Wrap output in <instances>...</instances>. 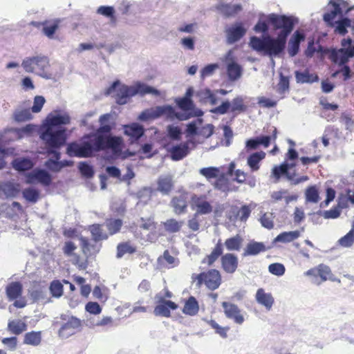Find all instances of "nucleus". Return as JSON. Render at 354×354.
<instances>
[{"label":"nucleus","instance_id":"nucleus-1","mask_svg":"<svg viewBox=\"0 0 354 354\" xmlns=\"http://www.w3.org/2000/svg\"><path fill=\"white\" fill-rule=\"evenodd\" d=\"M70 121L68 113L55 111L46 117L42 124L39 137L46 145L47 153L52 154L54 158L46 160L44 166L53 172L62 170L59 164L61 154L57 149L66 143V129L62 125L69 124Z\"/></svg>","mask_w":354,"mask_h":354},{"label":"nucleus","instance_id":"nucleus-2","mask_svg":"<svg viewBox=\"0 0 354 354\" xmlns=\"http://www.w3.org/2000/svg\"><path fill=\"white\" fill-rule=\"evenodd\" d=\"M113 92H116L115 100L119 104H125L130 97L138 94L141 95L146 94H151L155 96L160 95V91L158 89L140 82H137L132 86H127L121 84L119 80H116L107 88L105 94L109 95Z\"/></svg>","mask_w":354,"mask_h":354},{"label":"nucleus","instance_id":"nucleus-3","mask_svg":"<svg viewBox=\"0 0 354 354\" xmlns=\"http://www.w3.org/2000/svg\"><path fill=\"white\" fill-rule=\"evenodd\" d=\"M102 150L101 139L97 138L94 140L90 135H87L80 142L68 144L66 153L71 157L88 158Z\"/></svg>","mask_w":354,"mask_h":354},{"label":"nucleus","instance_id":"nucleus-4","mask_svg":"<svg viewBox=\"0 0 354 354\" xmlns=\"http://www.w3.org/2000/svg\"><path fill=\"white\" fill-rule=\"evenodd\" d=\"M111 127L109 124H101L95 133L89 134L94 140L100 138L104 150H111L113 155L118 156L122 149V140L120 138L110 135Z\"/></svg>","mask_w":354,"mask_h":354},{"label":"nucleus","instance_id":"nucleus-5","mask_svg":"<svg viewBox=\"0 0 354 354\" xmlns=\"http://www.w3.org/2000/svg\"><path fill=\"white\" fill-rule=\"evenodd\" d=\"M21 66L27 73H35L46 77V71L49 67V59L41 54L28 57L23 60Z\"/></svg>","mask_w":354,"mask_h":354},{"label":"nucleus","instance_id":"nucleus-6","mask_svg":"<svg viewBox=\"0 0 354 354\" xmlns=\"http://www.w3.org/2000/svg\"><path fill=\"white\" fill-rule=\"evenodd\" d=\"M61 319L64 322L62 324L58 331L59 337L66 339L80 331L82 328V321L80 319L74 316H68L66 315H62Z\"/></svg>","mask_w":354,"mask_h":354},{"label":"nucleus","instance_id":"nucleus-7","mask_svg":"<svg viewBox=\"0 0 354 354\" xmlns=\"http://www.w3.org/2000/svg\"><path fill=\"white\" fill-rule=\"evenodd\" d=\"M328 5L333 7V10L330 12H326L323 16L324 21L330 26H333V21L337 15H342L347 14L351 10L354 9V6L348 7V3L343 0H330Z\"/></svg>","mask_w":354,"mask_h":354},{"label":"nucleus","instance_id":"nucleus-8","mask_svg":"<svg viewBox=\"0 0 354 354\" xmlns=\"http://www.w3.org/2000/svg\"><path fill=\"white\" fill-rule=\"evenodd\" d=\"M165 115L167 118H172L174 115V109L171 105L157 106L143 111L138 116L141 121L154 120Z\"/></svg>","mask_w":354,"mask_h":354},{"label":"nucleus","instance_id":"nucleus-9","mask_svg":"<svg viewBox=\"0 0 354 354\" xmlns=\"http://www.w3.org/2000/svg\"><path fill=\"white\" fill-rule=\"evenodd\" d=\"M266 21L270 23L274 26V29H281L279 33V35L281 36L284 33H287L288 37L293 29V21L291 18L285 15L270 14L266 17Z\"/></svg>","mask_w":354,"mask_h":354},{"label":"nucleus","instance_id":"nucleus-10","mask_svg":"<svg viewBox=\"0 0 354 354\" xmlns=\"http://www.w3.org/2000/svg\"><path fill=\"white\" fill-rule=\"evenodd\" d=\"M287 33L283 34L282 36L279 35L276 39L267 36L266 37L265 50L270 56H277L284 49L286 43Z\"/></svg>","mask_w":354,"mask_h":354},{"label":"nucleus","instance_id":"nucleus-11","mask_svg":"<svg viewBox=\"0 0 354 354\" xmlns=\"http://www.w3.org/2000/svg\"><path fill=\"white\" fill-rule=\"evenodd\" d=\"M197 285L201 286L203 283L209 290H214L221 285V278L220 273L216 270H211L207 272H203L198 274L196 277Z\"/></svg>","mask_w":354,"mask_h":354},{"label":"nucleus","instance_id":"nucleus-12","mask_svg":"<svg viewBox=\"0 0 354 354\" xmlns=\"http://www.w3.org/2000/svg\"><path fill=\"white\" fill-rule=\"evenodd\" d=\"M156 299L158 303L153 310L156 316L169 317L171 316L170 309L176 310L178 305L170 300H165L162 296L156 295Z\"/></svg>","mask_w":354,"mask_h":354},{"label":"nucleus","instance_id":"nucleus-13","mask_svg":"<svg viewBox=\"0 0 354 354\" xmlns=\"http://www.w3.org/2000/svg\"><path fill=\"white\" fill-rule=\"evenodd\" d=\"M221 305L224 314L227 319L239 325L244 322V316L241 314V310L237 305L227 301L222 302Z\"/></svg>","mask_w":354,"mask_h":354},{"label":"nucleus","instance_id":"nucleus-14","mask_svg":"<svg viewBox=\"0 0 354 354\" xmlns=\"http://www.w3.org/2000/svg\"><path fill=\"white\" fill-rule=\"evenodd\" d=\"M226 41L228 44H233L242 38L246 33V29L241 23H236L225 30Z\"/></svg>","mask_w":354,"mask_h":354},{"label":"nucleus","instance_id":"nucleus-15","mask_svg":"<svg viewBox=\"0 0 354 354\" xmlns=\"http://www.w3.org/2000/svg\"><path fill=\"white\" fill-rule=\"evenodd\" d=\"M192 209H196L195 216L208 214L212 212V206L206 201L205 196L194 195L192 197Z\"/></svg>","mask_w":354,"mask_h":354},{"label":"nucleus","instance_id":"nucleus-16","mask_svg":"<svg viewBox=\"0 0 354 354\" xmlns=\"http://www.w3.org/2000/svg\"><path fill=\"white\" fill-rule=\"evenodd\" d=\"M35 180H37L45 186H48L52 182V178L46 171L37 169L30 173L27 177L28 183L32 184Z\"/></svg>","mask_w":354,"mask_h":354},{"label":"nucleus","instance_id":"nucleus-17","mask_svg":"<svg viewBox=\"0 0 354 354\" xmlns=\"http://www.w3.org/2000/svg\"><path fill=\"white\" fill-rule=\"evenodd\" d=\"M353 57V53L350 51L348 48H342L339 50H333L330 53V58L332 61L341 66L347 63L349 59Z\"/></svg>","mask_w":354,"mask_h":354},{"label":"nucleus","instance_id":"nucleus-18","mask_svg":"<svg viewBox=\"0 0 354 354\" xmlns=\"http://www.w3.org/2000/svg\"><path fill=\"white\" fill-rule=\"evenodd\" d=\"M190 141L183 142L173 146L169 150L171 158L173 160H180L186 157L189 153V142Z\"/></svg>","mask_w":354,"mask_h":354},{"label":"nucleus","instance_id":"nucleus-19","mask_svg":"<svg viewBox=\"0 0 354 354\" xmlns=\"http://www.w3.org/2000/svg\"><path fill=\"white\" fill-rule=\"evenodd\" d=\"M238 258L234 254L227 253L221 257L222 268L227 273H234L238 267Z\"/></svg>","mask_w":354,"mask_h":354},{"label":"nucleus","instance_id":"nucleus-20","mask_svg":"<svg viewBox=\"0 0 354 354\" xmlns=\"http://www.w3.org/2000/svg\"><path fill=\"white\" fill-rule=\"evenodd\" d=\"M20 192V186L18 183L7 181L0 184V194L6 198L16 197Z\"/></svg>","mask_w":354,"mask_h":354},{"label":"nucleus","instance_id":"nucleus-21","mask_svg":"<svg viewBox=\"0 0 354 354\" xmlns=\"http://www.w3.org/2000/svg\"><path fill=\"white\" fill-rule=\"evenodd\" d=\"M171 205L174 212L177 214L185 213L187 207V196L186 194H180L173 197Z\"/></svg>","mask_w":354,"mask_h":354},{"label":"nucleus","instance_id":"nucleus-22","mask_svg":"<svg viewBox=\"0 0 354 354\" xmlns=\"http://www.w3.org/2000/svg\"><path fill=\"white\" fill-rule=\"evenodd\" d=\"M266 250V248L263 243L257 242V241H250L246 245L242 255H243V257L256 256L262 252H265Z\"/></svg>","mask_w":354,"mask_h":354},{"label":"nucleus","instance_id":"nucleus-23","mask_svg":"<svg viewBox=\"0 0 354 354\" xmlns=\"http://www.w3.org/2000/svg\"><path fill=\"white\" fill-rule=\"evenodd\" d=\"M304 39V35L296 31L288 42V51L290 57L295 56L299 49V44Z\"/></svg>","mask_w":354,"mask_h":354},{"label":"nucleus","instance_id":"nucleus-24","mask_svg":"<svg viewBox=\"0 0 354 354\" xmlns=\"http://www.w3.org/2000/svg\"><path fill=\"white\" fill-rule=\"evenodd\" d=\"M256 300L257 301L266 307L267 310H270L273 303L274 298L270 293L265 292L263 288H259L257 290L256 293Z\"/></svg>","mask_w":354,"mask_h":354},{"label":"nucleus","instance_id":"nucleus-25","mask_svg":"<svg viewBox=\"0 0 354 354\" xmlns=\"http://www.w3.org/2000/svg\"><path fill=\"white\" fill-rule=\"evenodd\" d=\"M124 133L132 140H137L143 136L144 129L141 125L133 123L124 127Z\"/></svg>","mask_w":354,"mask_h":354},{"label":"nucleus","instance_id":"nucleus-26","mask_svg":"<svg viewBox=\"0 0 354 354\" xmlns=\"http://www.w3.org/2000/svg\"><path fill=\"white\" fill-rule=\"evenodd\" d=\"M6 292L9 300H15L21 296L22 285L19 282H12L6 288Z\"/></svg>","mask_w":354,"mask_h":354},{"label":"nucleus","instance_id":"nucleus-27","mask_svg":"<svg viewBox=\"0 0 354 354\" xmlns=\"http://www.w3.org/2000/svg\"><path fill=\"white\" fill-rule=\"evenodd\" d=\"M173 187L172 177L169 175L162 176L158 180V190L163 194H168Z\"/></svg>","mask_w":354,"mask_h":354},{"label":"nucleus","instance_id":"nucleus-28","mask_svg":"<svg viewBox=\"0 0 354 354\" xmlns=\"http://www.w3.org/2000/svg\"><path fill=\"white\" fill-rule=\"evenodd\" d=\"M227 74L230 81L239 80L243 73V68L237 62L226 66Z\"/></svg>","mask_w":354,"mask_h":354},{"label":"nucleus","instance_id":"nucleus-29","mask_svg":"<svg viewBox=\"0 0 354 354\" xmlns=\"http://www.w3.org/2000/svg\"><path fill=\"white\" fill-rule=\"evenodd\" d=\"M8 329L11 333L18 335L27 330V325L20 319L10 320L8 324Z\"/></svg>","mask_w":354,"mask_h":354},{"label":"nucleus","instance_id":"nucleus-30","mask_svg":"<svg viewBox=\"0 0 354 354\" xmlns=\"http://www.w3.org/2000/svg\"><path fill=\"white\" fill-rule=\"evenodd\" d=\"M266 153L263 151L255 152L252 153L247 160V163L253 171H256L259 169V162L264 159Z\"/></svg>","mask_w":354,"mask_h":354},{"label":"nucleus","instance_id":"nucleus-31","mask_svg":"<svg viewBox=\"0 0 354 354\" xmlns=\"http://www.w3.org/2000/svg\"><path fill=\"white\" fill-rule=\"evenodd\" d=\"M295 78L297 83H313L317 82L319 78L315 74L310 73L308 71L304 72L295 71Z\"/></svg>","mask_w":354,"mask_h":354},{"label":"nucleus","instance_id":"nucleus-32","mask_svg":"<svg viewBox=\"0 0 354 354\" xmlns=\"http://www.w3.org/2000/svg\"><path fill=\"white\" fill-rule=\"evenodd\" d=\"M217 9L219 10L226 17H231L240 12L242 7L240 4H224L219 3L217 6Z\"/></svg>","mask_w":354,"mask_h":354},{"label":"nucleus","instance_id":"nucleus-33","mask_svg":"<svg viewBox=\"0 0 354 354\" xmlns=\"http://www.w3.org/2000/svg\"><path fill=\"white\" fill-rule=\"evenodd\" d=\"M199 306L198 301L194 297H190L185 302L183 312L185 315L194 316L198 312Z\"/></svg>","mask_w":354,"mask_h":354},{"label":"nucleus","instance_id":"nucleus-34","mask_svg":"<svg viewBox=\"0 0 354 354\" xmlns=\"http://www.w3.org/2000/svg\"><path fill=\"white\" fill-rule=\"evenodd\" d=\"M41 341V334L40 331H31L24 335V344L37 346L40 344Z\"/></svg>","mask_w":354,"mask_h":354},{"label":"nucleus","instance_id":"nucleus-35","mask_svg":"<svg viewBox=\"0 0 354 354\" xmlns=\"http://www.w3.org/2000/svg\"><path fill=\"white\" fill-rule=\"evenodd\" d=\"M300 236L299 231H290V232H284L279 234L274 239V242H281V243H290L297 239H298Z\"/></svg>","mask_w":354,"mask_h":354},{"label":"nucleus","instance_id":"nucleus-36","mask_svg":"<svg viewBox=\"0 0 354 354\" xmlns=\"http://www.w3.org/2000/svg\"><path fill=\"white\" fill-rule=\"evenodd\" d=\"M242 242V237L236 234L233 237L226 239L224 245L229 251H239L241 249Z\"/></svg>","mask_w":354,"mask_h":354},{"label":"nucleus","instance_id":"nucleus-37","mask_svg":"<svg viewBox=\"0 0 354 354\" xmlns=\"http://www.w3.org/2000/svg\"><path fill=\"white\" fill-rule=\"evenodd\" d=\"M12 165L13 168L19 171H27L33 167L32 161L27 158H16Z\"/></svg>","mask_w":354,"mask_h":354},{"label":"nucleus","instance_id":"nucleus-38","mask_svg":"<svg viewBox=\"0 0 354 354\" xmlns=\"http://www.w3.org/2000/svg\"><path fill=\"white\" fill-rule=\"evenodd\" d=\"M23 197L32 203H35L39 198V192L32 187H28L22 191Z\"/></svg>","mask_w":354,"mask_h":354},{"label":"nucleus","instance_id":"nucleus-39","mask_svg":"<svg viewBox=\"0 0 354 354\" xmlns=\"http://www.w3.org/2000/svg\"><path fill=\"white\" fill-rule=\"evenodd\" d=\"M183 222L178 221L176 219L171 218L163 223L165 230L169 233H176L180 231Z\"/></svg>","mask_w":354,"mask_h":354},{"label":"nucleus","instance_id":"nucleus-40","mask_svg":"<svg viewBox=\"0 0 354 354\" xmlns=\"http://www.w3.org/2000/svg\"><path fill=\"white\" fill-rule=\"evenodd\" d=\"M136 248L129 243H122L117 246V258H122L125 254H133L135 252Z\"/></svg>","mask_w":354,"mask_h":354},{"label":"nucleus","instance_id":"nucleus-41","mask_svg":"<svg viewBox=\"0 0 354 354\" xmlns=\"http://www.w3.org/2000/svg\"><path fill=\"white\" fill-rule=\"evenodd\" d=\"M199 173L207 180H210L216 178L220 175V169L215 167H204L199 170Z\"/></svg>","mask_w":354,"mask_h":354},{"label":"nucleus","instance_id":"nucleus-42","mask_svg":"<svg viewBox=\"0 0 354 354\" xmlns=\"http://www.w3.org/2000/svg\"><path fill=\"white\" fill-rule=\"evenodd\" d=\"M335 31L340 35H344L347 32V28L351 26V20L347 17H344L335 22Z\"/></svg>","mask_w":354,"mask_h":354},{"label":"nucleus","instance_id":"nucleus-43","mask_svg":"<svg viewBox=\"0 0 354 354\" xmlns=\"http://www.w3.org/2000/svg\"><path fill=\"white\" fill-rule=\"evenodd\" d=\"M223 254V248L221 240L218 241L215 248L210 253L209 255L207 256V263L209 265H212L216 260Z\"/></svg>","mask_w":354,"mask_h":354},{"label":"nucleus","instance_id":"nucleus-44","mask_svg":"<svg viewBox=\"0 0 354 354\" xmlns=\"http://www.w3.org/2000/svg\"><path fill=\"white\" fill-rule=\"evenodd\" d=\"M90 230L95 241L106 239L108 237L106 234L102 232L100 225H93Z\"/></svg>","mask_w":354,"mask_h":354},{"label":"nucleus","instance_id":"nucleus-45","mask_svg":"<svg viewBox=\"0 0 354 354\" xmlns=\"http://www.w3.org/2000/svg\"><path fill=\"white\" fill-rule=\"evenodd\" d=\"M214 186V188L222 192L228 191V180L225 177V174H222L217 177Z\"/></svg>","mask_w":354,"mask_h":354},{"label":"nucleus","instance_id":"nucleus-46","mask_svg":"<svg viewBox=\"0 0 354 354\" xmlns=\"http://www.w3.org/2000/svg\"><path fill=\"white\" fill-rule=\"evenodd\" d=\"M268 271L273 275L281 277L284 274L286 268L282 263H274L269 265Z\"/></svg>","mask_w":354,"mask_h":354},{"label":"nucleus","instance_id":"nucleus-47","mask_svg":"<svg viewBox=\"0 0 354 354\" xmlns=\"http://www.w3.org/2000/svg\"><path fill=\"white\" fill-rule=\"evenodd\" d=\"M250 45L255 50L264 51L266 45V37L262 40L260 38L253 36L250 38Z\"/></svg>","mask_w":354,"mask_h":354},{"label":"nucleus","instance_id":"nucleus-48","mask_svg":"<svg viewBox=\"0 0 354 354\" xmlns=\"http://www.w3.org/2000/svg\"><path fill=\"white\" fill-rule=\"evenodd\" d=\"M122 221L120 219L109 220L106 221V227L111 234L117 233L121 228Z\"/></svg>","mask_w":354,"mask_h":354},{"label":"nucleus","instance_id":"nucleus-49","mask_svg":"<svg viewBox=\"0 0 354 354\" xmlns=\"http://www.w3.org/2000/svg\"><path fill=\"white\" fill-rule=\"evenodd\" d=\"M231 111H245L246 106L243 104V99L242 97L238 96L233 99L231 103Z\"/></svg>","mask_w":354,"mask_h":354},{"label":"nucleus","instance_id":"nucleus-50","mask_svg":"<svg viewBox=\"0 0 354 354\" xmlns=\"http://www.w3.org/2000/svg\"><path fill=\"white\" fill-rule=\"evenodd\" d=\"M338 243L344 248H351L354 243V234L349 231L346 235L339 239Z\"/></svg>","mask_w":354,"mask_h":354},{"label":"nucleus","instance_id":"nucleus-51","mask_svg":"<svg viewBox=\"0 0 354 354\" xmlns=\"http://www.w3.org/2000/svg\"><path fill=\"white\" fill-rule=\"evenodd\" d=\"M176 102L178 106L184 111H191L194 107L192 100L185 97L177 99Z\"/></svg>","mask_w":354,"mask_h":354},{"label":"nucleus","instance_id":"nucleus-52","mask_svg":"<svg viewBox=\"0 0 354 354\" xmlns=\"http://www.w3.org/2000/svg\"><path fill=\"white\" fill-rule=\"evenodd\" d=\"M15 118L18 122H25L32 118L30 109L17 110L15 113Z\"/></svg>","mask_w":354,"mask_h":354},{"label":"nucleus","instance_id":"nucleus-53","mask_svg":"<svg viewBox=\"0 0 354 354\" xmlns=\"http://www.w3.org/2000/svg\"><path fill=\"white\" fill-rule=\"evenodd\" d=\"M50 291L55 297H60L63 294V286L59 281H53L50 286Z\"/></svg>","mask_w":354,"mask_h":354},{"label":"nucleus","instance_id":"nucleus-54","mask_svg":"<svg viewBox=\"0 0 354 354\" xmlns=\"http://www.w3.org/2000/svg\"><path fill=\"white\" fill-rule=\"evenodd\" d=\"M273 215L272 213H265L260 218L263 227L270 230L274 227Z\"/></svg>","mask_w":354,"mask_h":354},{"label":"nucleus","instance_id":"nucleus-55","mask_svg":"<svg viewBox=\"0 0 354 354\" xmlns=\"http://www.w3.org/2000/svg\"><path fill=\"white\" fill-rule=\"evenodd\" d=\"M212 91L209 88H203L196 92V96L203 104H207L211 97Z\"/></svg>","mask_w":354,"mask_h":354},{"label":"nucleus","instance_id":"nucleus-56","mask_svg":"<svg viewBox=\"0 0 354 354\" xmlns=\"http://www.w3.org/2000/svg\"><path fill=\"white\" fill-rule=\"evenodd\" d=\"M289 90V79L288 77L280 75L279 82L277 85V92L283 94Z\"/></svg>","mask_w":354,"mask_h":354},{"label":"nucleus","instance_id":"nucleus-57","mask_svg":"<svg viewBox=\"0 0 354 354\" xmlns=\"http://www.w3.org/2000/svg\"><path fill=\"white\" fill-rule=\"evenodd\" d=\"M306 201L311 203H317L319 201V194L315 187H310L306 192Z\"/></svg>","mask_w":354,"mask_h":354},{"label":"nucleus","instance_id":"nucleus-58","mask_svg":"<svg viewBox=\"0 0 354 354\" xmlns=\"http://www.w3.org/2000/svg\"><path fill=\"white\" fill-rule=\"evenodd\" d=\"M44 27L42 31L44 34L48 38L51 39L56 30L58 28V24L55 22L50 25H47L46 23H43Z\"/></svg>","mask_w":354,"mask_h":354},{"label":"nucleus","instance_id":"nucleus-59","mask_svg":"<svg viewBox=\"0 0 354 354\" xmlns=\"http://www.w3.org/2000/svg\"><path fill=\"white\" fill-rule=\"evenodd\" d=\"M97 13L109 17L113 20L114 19L115 9L112 6H102L97 8Z\"/></svg>","mask_w":354,"mask_h":354},{"label":"nucleus","instance_id":"nucleus-60","mask_svg":"<svg viewBox=\"0 0 354 354\" xmlns=\"http://www.w3.org/2000/svg\"><path fill=\"white\" fill-rule=\"evenodd\" d=\"M45 98L41 95H37L34 98L33 106L31 108V111L33 113H39L41 111L44 103Z\"/></svg>","mask_w":354,"mask_h":354},{"label":"nucleus","instance_id":"nucleus-61","mask_svg":"<svg viewBox=\"0 0 354 354\" xmlns=\"http://www.w3.org/2000/svg\"><path fill=\"white\" fill-rule=\"evenodd\" d=\"M218 64H210L205 66L201 71V77L204 79L213 75L214 71L218 68Z\"/></svg>","mask_w":354,"mask_h":354},{"label":"nucleus","instance_id":"nucleus-62","mask_svg":"<svg viewBox=\"0 0 354 354\" xmlns=\"http://www.w3.org/2000/svg\"><path fill=\"white\" fill-rule=\"evenodd\" d=\"M79 169L81 174L86 178H91L93 176V169L91 166L85 162H81L79 164Z\"/></svg>","mask_w":354,"mask_h":354},{"label":"nucleus","instance_id":"nucleus-63","mask_svg":"<svg viewBox=\"0 0 354 354\" xmlns=\"http://www.w3.org/2000/svg\"><path fill=\"white\" fill-rule=\"evenodd\" d=\"M167 131L169 136L171 139L176 140H180L182 132L179 127L174 125H168L167 127Z\"/></svg>","mask_w":354,"mask_h":354},{"label":"nucleus","instance_id":"nucleus-64","mask_svg":"<svg viewBox=\"0 0 354 354\" xmlns=\"http://www.w3.org/2000/svg\"><path fill=\"white\" fill-rule=\"evenodd\" d=\"M317 269V276H319L323 281L327 280L331 272L330 268L324 264H320Z\"/></svg>","mask_w":354,"mask_h":354}]
</instances>
